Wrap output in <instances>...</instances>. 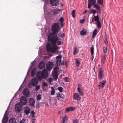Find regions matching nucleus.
<instances>
[{
  "instance_id": "10",
  "label": "nucleus",
  "mask_w": 123,
  "mask_h": 123,
  "mask_svg": "<svg viewBox=\"0 0 123 123\" xmlns=\"http://www.w3.org/2000/svg\"><path fill=\"white\" fill-rule=\"evenodd\" d=\"M53 62H48L46 65V68L48 71L51 70L53 66Z\"/></svg>"
},
{
  "instance_id": "57",
  "label": "nucleus",
  "mask_w": 123,
  "mask_h": 123,
  "mask_svg": "<svg viewBox=\"0 0 123 123\" xmlns=\"http://www.w3.org/2000/svg\"><path fill=\"white\" fill-rule=\"evenodd\" d=\"M77 50V49L76 48H75L74 51V55H75V54L76 50Z\"/></svg>"
},
{
  "instance_id": "15",
  "label": "nucleus",
  "mask_w": 123,
  "mask_h": 123,
  "mask_svg": "<svg viewBox=\"0 0 123 123\" xmlns=\"http://www.w3.org/2000/svg\"><path fill=\"white\" fill-rule=\"evenodd\" d=\"M31 84L33 86H35L37 83L38 81L35 78H33L31 81Z\"/></svg>"
},
{
  "instance_id": "20",
  "label": "nucleus",
  "mask_w": 123,
  "mask_h": 123,
  "mask_svg": "<svg viewBox=\"0 0 123 123\" xmlns=\"http://www.w3.org/2000/svg\"><path fill=\"white\" fill-rule=\"evenodd\" d=\"M86 30L85 29H83L80 31V34L81 36H84L86 34Z\"/></svg>"
},
{
  "instance_id": "29",
  "label": "nucleus",
  "mask_w": 123,
  "mask_h": 123,
  "mask_svg": "<svg viewBox=\"0 0 123 123\" xmlns=\"http://www.w3.org/2000/svg\"><path fill=\"white\" fill-rule=\"evenodd\" d=\"M96 24L97 25V27L98 28H101V23L100 21H99L96 22Z\"/></svg>"
},
{
  "instance_id": "21",
  "label": "nucleus",
  "mask_w": 123,
  "mask_h": 123,
  "mask_svg": "<svg viewBox=\"0 0 123 123\" xmlns=\"http://www.w3.org/2000/svg\"><path fill=\"white\" fill-rule=\"evenodd\" d=\"M9 123H17L15 118H11L9 121Z\"/></svg>"
},
{
  "instance_id": "2",
  "label": "nucleus",
  "mask_w": 123,
  "mask_h": 123,
  "mask_svg": "<svg viewBox=\"0 0 123 123\" xmlns=\"http://www.w3.org/2000/svg\"><path fill=\"white\" fill-rule=\"evenodd\" d=\"M48 42L51 43L52 44H56L58 45L62 44L63 41H59V38L57 37V35H55L49 37H47Z\"/></svg>"
},
{
  "instance_id": "36",
  "label": "nucleus",
  "mask_w": 123,
  "mask_h": 123,
  "mask_svg": "<svg viewBox=\"0 0 123 123\" xmlns=\"http://www.w3.org/2000/svg\"><path fill=\"white\" fill-rule=\"evenodd\" d=\"M62 120L63 121H67L68 120V118L67 116H65V117H63Z\"/></svg>"
},
{
  "instance_id": "40",
  "label": "nucleus",
  "mask_w": 123,
  "mask_h": 123,
  "mask_svg": "<svg viewBox=\"0 0 123 123\" xmlns=\"http://www.w3.org/2000/svg\"><path fill=\"white\" fill-rule=\"evenodd\" d=\"M37 99L38 101L41 98V96L40 94H38L37 96Z\"/></svg>"
},
{
  "instance_id": "64",
  "label": "nucleus",
  "mask_w": 123,
  "mask_h": 123,
  "mask_svg": "<svg viewBox=\"0 0 123 123\" xmlns=\"http://www.w3.org/2000/svg\"><path fill=\"white\" fill-rule=\"evenodd\" d=\"M96 12H97V13H98V11H97V12L96 11Z\"/></svg>"
},
{
  "instance_id": "28",
  "label": "nucleus",
  "mask_w": 123,
  "mask_h": 123,
  "mask_svg": "<svg viewBox=\"0 0 123 123\" xmlns=\"http://www.w3.org/2000/svg\"><path fill=\"white\" fill-rule=\"evenodd\" d=\"M88 0V2L93 5L95 4L96 1V0Z\"/></svg>"
},
{
  "instance_id": "4",
  "label": "nucleus",
  "mask_w": 123,
  "mask_h": 123,
  "mask_svg": "<svg viewBox=\"0 0 123 123\" xmlns=\"http://www.w3.org/2000/svg\"><path fill=\"white\" fill-rule=\"evenodd\" d=\"M52 45H53L52 46L51 43H48L46 46L47 50L49 52L50 51L54 53H56V51L59 48L56 44Z\"/></svg>"
},
{
  "instance_id": "51",
  "label": "nucleus",
  "mask_w": 123,
  "mask_h": 123,
  "mask_svg": "<svg viewBox=\"0 0 123 123\" xmlns=\"http://www.w3.org/2000/svg\"><path fill=\"white\" fill-rule=\"evenodd\" d=\"M92 5L90 3H89L88 2V6L87 7V8H89L91 6V5Z\"/></svg>"
},
{
  "instance_id": "25",
  "label": "nucleus",
  "mask_w": 123,
  "mask_h": 123,
  "mask_svg": "<svg viewBox=\"0 0 123 123\" xmlns=\"http://www.w3.org/2000/svg\"><path fill=\"white\" fill-rule=\"evenodd\" d=\"M74 108L73 107H69L67 108L66 111H72L74 110Z\"/></svg>"
},
{
  "instance_id": "46",
  "label": "nucleus",
  "mask_w": 123,
  "mask_h": 123,
  "mask_svg": "<svg viewBox=\"0 0 123 123\" xmlns=\"http://www.w3.org/2000/svg\"><path fill=\"white\" fill-rule=\"evenodd\" d=\"M107 39L105 38L104 39V42L105 44L107 43L108 42L107 41Z\"/></svg>"
},
{
  "instance_id": "53",
  "label": "nucleus",
  "mask_w": 123,
  "mask_h": 123,
  "mask_svg": "<svg viewBox=\"0 0 123 123\" xmlns=\"http://www.w3.org/2000/svg\"><path fill=\"white\" fill-rule=\"evenodd\" d=\"M60 24L62 27H63L64 26V23L63 22H61Z\"/></svg>"
},
{
  "instance_id": "62",
  "label": "nucleus",
  "mask_w": 123,
  "mask_h": 123,
  "mask_svg": "<svg viewBox=\"0 0 123 123\" xmlns=\"http://www.w3.org/2000/svg\"><path fill=\"white\" fill-rule=\"evenodd\" d=\"M87 10H86L83 13H86V12H87Z\"/></svg>"
},
{
  "instance_id": "1",
  "label": "nucleus",
  "mask_w": 123,
  "mask_h": 123,
  "mask_svg": "<svg viewBox=\"0 0 123 123\" xmlns=\"http://www.w3.org/2000/svg\"><path fill=\"white\" fill-rule=\"evenodd\" d=\"M61 29L59 24L58 22L55 23L51 27V29L52 32L49 34L48 37L57 35V32Z\"/></svg>"
},
{
  "instance_id": "60",
  "label": "nucleus",
  "mask_w": 123,
  "mask_h": 123,
  "mask_svg": "<svg viewBox=\"0 0 123 123\" xmlns=\"http://www.w3.org/2000/svg\"><path fill=\"white\" fill-rule=\"evenodd\" d=\"M59 51H56V53H58V54L59 53Z\"/></svg>"
},
{
  "instance_id": "12",
  "label": "nucleus",
  "mask_w": 123,
  "mask_h": 123,
  "mask_svg": "<svg viewBox=\"0 0 123 123\" xmlns=\"http://www.w3.org/2000/svg\"><path fill=\"white\" fill-rule=\"evenodd\" d=\"M106 82V81L105 80L100 81L99 82L100 84L98 86L99 89H102L104 86Z\"/></svg>"
},
{
  "instance_id": "31",
  "label": "nucleus",
  "mask_w": 123,
  "mask_h": 123,
  "mask_svg": "<svg viewBox=\"0 0 123 123\" xmlns=\"http://www.w3.org/2000/svg\"><path fill=\"white\" fill-rule=\"evenodd\" d=\"M51 89L52 90V91L51 92L50 94L51 95H53L55 93V91L54 89V88L53 87H51Z\"/></svg>"
},
{
  "instance_id": "38",
  "label": "nucleus",
  "mask_w": 123,
  "mask_h": 123,
  "mask_svg": "<svg viewBox=\"0 0 123 123\" xmlns=\"http://www.w3.org/2000/svg\"><path fill=\"white\" fill-rule=\"evenodd\" d=\"M57 97L59 98H60L61 97V95L59 93H56Z\"/></svg>"
},
{
  "instance_id": "27",
  "label": "nucleus",
  "mask_w": 123,
  "mask_h": 123,
  "mask_svg": "<svg viewBox=\"0 0 123 123\" xmlns=\"http://www.w3.org/2000/svg\"><path fill=\"white\" fill-rule=\"evenodd\" d=\"M94 49L93 45H92L90 48V51L91 55L92 57H93L92 55L94 53Z\"/></svg>"
},
{
  "instance_id": "14",
  "label": "nucleus",
  "mask_w": 123,
  "mask_h": 123,
  "mask_svg": "<svg viewBox=\"0 0 123 123\" xmlns=\"http://www.w3.org/2000/svg\"><path fill=\"white\" fill-rule=\"evenodd\" d=\"M50 1L51 5L53 6H56L59 2L58 0H50Z\"/></svg>"
},
{
  "instance_id": "41",
  "label": "nucleus",
  "mask_w": 123,
  "mask_h": 123,
  "mask_svg": "<svg viewBox=\"0 0 123 123\" xmlns=\"http://www.w3.org/2000/svg\"><path fill=\"white\" fill-rule=\"evenodd\" d=\"M107 47L105 46L104 47V53H106L107 51Z\"/></svg>"
},
{
  "instance_id": "34",
  "label": "nucleus",
  "mask_w": 123,
  "mask_h": 123,
  "mask_svg": "<svg viewBox=\"0 0 123 123\" xmlns=\"http://www.w3.org/2000/svg\"><path fill=\"white\" fill-rule=\"evenodd\" d=\"M31 115L32 117H35V113L34 111H31Z\"/></svg>"
},
{
  "instance_id": "32",
  "label": "nucleus",
  "mask_w": 123,
  "mask_h": 123,
  "mask_svg": "<svg viewBox=\"0 0 123 123\" xmlns=\"http://www.w3.org/2000/svg\"><path fill=\"white\" fill-rule=\"evenodd\" d=\"M75 63L76 66L79 67L80 64L79 61L78 60L76 59L75 60Z\"/></svg>"
},
{
  "instance_id": "22",
  "label": "nucleus",
  "mask_w": 123,
  "mask_h": 123,
  "mask_svg": "<svg viewBox=\"0 0 123 123\" xmlns=\"http://www.w3.org/2000/svg\"><path fill=\"white\" fill-rule=\"evenodd\" d=\"M94 8H96V9L98 11H100V6L98 4H94Z\"/></svg>"
},
{
  "instance_id": "45",
  "label": "nucleus",
  "mask_w": 123,
  "mask_h": 123,
  "mask_svg": "<svg viewBox=\"0 0 123 123\" xmlns=\"http://www.w3.org/2000/svg\"><path fill=\"white\" fill-rule=\"evenodd\" d=\"M40 88V86L39 85L37 86H36L35 90L36 91H37Z\"/></svg>"
},
{
  "instance_id": "54",
  "label": "nucleus",
  "mask_w": 123,
  "mask_h": 123,
  "mask_svg": "<svg viewBox=\"0 0 123 123\" xmlns=\"http://www.w3.org/2000/svg\"><path fill=\"white\" fill-rule=\"evenodd\" d=\"M60 36L62 38H63L64 37V34L63 33L62 34H61L60 35Z\"/></svg>"
},
{
  "instance_id": "13",
  "label": "nucleus",
  "mask_w": 123,
  "mask_h": 123,
  "mask_svg": "<svg viewBox=\"0 0 123 123\" xmlns=\"http://www.w3.org/2000/svg\"><path fill=\"white\" fill-rule=\"evenodd\" d=\"M29 104L31 107H33L34 106L35 100L33 98H31L29 99Z\"/></svg>"
},
{
  "instance_id": "7",
  "label": "nucleus",
  "mask_w": 123,
  "mask_h": 123,
  "mask_svg": "<svg viewBox=\"0 0 123 123\" xmlns=\"http://www.w3.org/2000/svg\"><path fill=\"white\" fill-rule=\"evenodd\" d=\"M22 105L20 103H18L15 105V110L17 112H19L22 109Z\"/></svg>"
},
{
  "instance_id": "63",
  "label": "nucleus",
  "mask_w": 123,
  "mask_h": 123,
  "mask_svg": "<svg viewBox=\"0 0 123 123\" xmlns=\"http://www.w3.org/2000/svg\"><path fill=\"white\" fill-rule=\"evenodd\" d=\"M94 21V20L93 19H92V21L93 22Z\"/></svg>"
},
{
  "instance_id": "17",
  "label": "nucleus",
  "mask_w": 123,
  "mask_h": 123,
  "mask_svg": "<svg viewBox=\"0 0 123 123\" xmlns=\"http://www.w3.org/2000/svg\"><path fill=\"white\" fill-rule=\"evenodd\" d=\"M52 76L55 81H56L58 79V75L56 72H54L52 75Z\"/></svg>"
},
{
  "instance_id": "30",
  "label": "nucleus",
  "mask_w": 123,
  "mask_h": 123,
  "mask_svg": "<svg viewBox=\"0 0 123 123\" xmlns=\"http://www.w3.org/2000/svg\"><path fill=\"white\" fill-rule=\"evenodd\" d=\"M93 18L94 19V20L96 22H97L99 21V17L98 15L96 16H94L93 17Z\"/></svg>"
},
{
  "instance_id": "49",
  "label": "nucleus",
  "mask_w": 123,
  "mask_h": 123,
  "mask_svg": "<svg viewBox=\"0 0 123 123\" xmlns=\"http://www.w3.org/2000/svg\"><path fill=\"white\" fill-rule=\"evenodd\" d=\"M64 80L65 81L67 82H68L69 81V79L67 77L65 78Z\"/></svg>"
},
{
  "instance_id": "8",
  "label": "nucleus",
  "mask_w": 123,
  "mask_h": 123,
  "mask_svg": "<svg viewBox=\"0 0 123 123\" xmlns=\"http://www.w3.org/2000/svg\"><path fill=\"white\" fill-rule=\"evenodd\" d=\"M8 112L6 111L2 119V123H6L8 121Z\"/></svg>"
},
{
  "instance_id": "56",
  "label": "nucleus",
  "mask_w": 123,
  "mask_h": 123,
  "mask_svg": "<svg viewBox=\"0 0 123 123\" xmlns=\"http://www.w3.org/2000/svg\"><path fill=\"white\" fill-rule=\"evenodd\" d=\"M32 123H34L35 122V118L32 119Z\"/></svg>"
},
{
  "instance_id": "37",
  "label": "nucleus",
  "mask_w": 123,
  "mask_h": 123,
  "mask_svg": "<svg viewBox=\"0 0 123 123\" xmlns=\"http://www.w3.org/2000/svg\"><path fill=\"white\" fill-rule=\"evenodd\" d=\"M97 2L101 5H102L103 4V0H97Z\"/></svg>"
},
{
  "instance_id": "44",
  "label": "nucleus",
  "mask_w": 123,
  "mask_h": 123,
  "mask_svg": "<svg viewBox=\"0 0 123 123\" xmlns=\"http://www.w3.org/2000/svg\"><path fill=\"white\" fill-rule=\"evenodd\" d=\"M26 120L25 119L23 118L20 121V123H24V122Z\"/></svg>"
},
{
  "instance_id": "42",
  "label": "nucleus",
  "mask_w": 123,
  "mask_h": 123,
  "mask_svg": "<svg viewBox=\"0 0 123 123\" xmlns=\"http://www.w3.org/2000/svg\"><path fill=\"white\" fill-rule=\"evenodd\" d=\"M53 79L52 78H50L47 80V81L49 83L51 82L52 81Z\"/></svg>"
},
{
  "instance_id": "23",
  "label": "nucleus",
  "mask_w": 123,
  "mask_h": 123,
  "mask_svg": "<svg viewBox=\"0 0 123 123\" xmlns=\"http://www.w3.org/2000/svg\"><path fill=\"white\" fill-rule=\"evenodd\" d=\"M28 109H25L24 111V112L27 115H28L30 113V109L28 107Z\"/></svg>"
},
{
  "instance_id": "11",
  "label": "nucleus",
  "mask_w": 123,
  "mask_h": 123,
  "mask_svg": "<svg viewBox=\"0 0 123 123\" xmlns=\"http://www.w3.org/2000/svg\"><path fill=\"white\" fill-rule=\"evenodd\" d=\"M27 99L26 97L24 96L22 97L20 99V101L21 103V104L22 105H25L27 102Z\"/></svg>"
},
{
  "instance_id": "3",
  "label": "nucleus",
  "mask_w": 123,
  "mask_h": 123,
  "mask_svg": "<svg viewBox=\"0 0 123 123\" xmlns=\"http://www.w3.org/2000/svg\"><path fill=\"white\" fill-rule=\"evenodd\" d=\"M48 73L46 69H44L42 72H37V79L39 80H42V79H46L48 76Z\"/></svg>"
},
{
  "instance_id": "59",
  "label": "nucleus",
  "mask_w": 123,
  "mask_h": 123,
  "mask_svg": "<svg viewBox=\"0 0 123 123\" xmlns=\"http://www.w3.org/2000/svg\"><path fill=\"white\" fill-rule=\"evenodd\" d=\"M39 104H36V107H38V106H39Z\"/></svg>"
},
{
  "instance_id": "55",
  "label": "nucleus",
  "mask_w": 123,
  "mask_h": 123,
  "mask_svg": "<svg viewBox=\"0 0 123 123\" xmlns=\"http://www.w3.org/2000/svg\"><path fill=\"white\" fill-rule=\"evenodd\" d=\"M65 61L64 60L61 63V64L62 65H63L64 64Z\"/></svg>"
},
{
  "instance_id": "58",
  "label": "nucleus",
  "mask_w": 123,
  "mask_h": 123,
  "mask_svg": "<svg viewBox=\"0 0 123 123\" xmlns=\"http://www.w3.org/2000/svg\"><path fill=\"white\" fill-rule=\"evenodd\" d=\"M105 38L107 39V34H105Z\"/></svg>"
},
{
  "instance_id": "39",
  "label": "nucleus",
  "mask_w": 123,
  "mask_h": 123,
  "mask_svg": "<svg viewBox=\"0 0 123 123\" xmlns=\"http://www.w3.org/2000/svg\"><path fill=\"white\" fill-rule=\"evenodd\" d=\"M75 12V11L74 10H73L72 12L71 15L73 17H74L75 16L74 15Z\"/></svg>"
},
{
  "instance_id": "61",
  "label": "nucleus",
  "mask_w": 123,
  "mask_h": 123,
  "mask_svg": "<svg viewBox=\"0 0 123 123\" xmlns=\"http://www.w3.org/2000/svg\"><path fill=\"white\" fill-rule=\"evenodd\" d=\"M61 123H65V121L62 120V121H61Z\"/></svg>"
},
{
  "instance_id": "33",
  "label": "nucleus",
  "mask_w": 123,
  "mask_h": 123,
  "mask_svg": "<svg viewBox=\"0 0 123 123\" xmlns=\"http://www.w3.org/2000/svg\"><path fill=\"white\" fill-rule=\"evenodd\" d=\"M96 11L94 9H92L91 10L90 12V14L93 13V16H94L96 13Z\"/></svg>"
},
{
  "instance_id": "18",
  "label": "nucleus",
  "mask_w": 123,
  "mask_h": 123,
  "mask_svg": "<svg viewBox=\"0 0 123 123\" xmlns=\"http://www.w3.org/2000/svg\"><path fill=\"white\" fill-rule=\"evenodd\" d=\"M38 67L40 69L43 68L45 67L44 63L42 62H40L39 64Z\"/></svg>"
},
{
  "instance_id": "43",
  "label": "nucleus",
  "mask_w": 123,
  "mask_h": 123,
  "mask_svg": "<svg viewBox=\"0 0 123 123\" xmlns=\"http://www.w3.org/2000/svg\"><path fill=\"white\" fill-rule=\"evenodd\" d=\"M31 75L32 77H33L34 75L35 74V72L33 71V70H32L31 72Z\"/></svg>"
},
{
  "instance_id": "47",
  "label": "nucleus",
  "mask_w": 123,
  "mask_h": 123,
  "mask_svg": "<svg viewBox=\"0 0 123 123\" xmlns=\"http://www.w3.org/2000/svg\"><path fill=\"white\" fill-rule=\"evenodd\" d=\"M59 21L60 22H63L64 21V19L63 17L59 19Z\"/></svg>"
},
{
  "instance_id": "19",
  "label": "nucleus",
  "mask_w": 123,
  "mask_h": 123,
  "mask_svg": "<svg viewBox=\"0 0 123 123\" xmlns=\"http://www.w3.org/2000/svg\"><path fill=\"white\" fill-rule=\"evenodd\" d=\"M23 94L26 96H27L29 94V91L27 89L25 88L23 91Z\"/></svg>"
},
{
  "instance_id": "52",
  "label": "nucleus",
  "mask_w": 123,
  "mask_h": 123,
  "mask_svg": "<svg viewBox=\"0 0 123 123\" xmlns=\"http://www.w3.org/2000/svg\"><path fill=\"white\" fill-rule=\"evenodd\" d=\"M85 21V20L84 19L80 20V22L81 23H83Z\"/></svg>"
},
{
  "instance_id": "48",
  "label": "nucleus",
  "mask_w": 123,
  "mask_h": 123,
  "mask_svg": "<svg viewBox=\"0 0 123 123\" xmlns=\"http://www.w3.org/2000/svg\"><path fill=\"white\" fill-rule=\"evenodd\" d=\"M43 86H47L48 85H47L46 83L45 82H44L43 84Z\"/></svg>"
},
{
  "instance_id": "9",
  "label": "nucleus",
  "mask_w": 123,
  "mask_h": 123,
  "mask_svg": "<svg viewBox=\"0 0 123 123\" xmlns=\"http://www.w3.org/2000/svg\"><path fill=\"white\" fill-rule=\"evenodd\" d=\"M62 57L61 55H59L56 57V63L57 66H59L60 65Z\"/></svg>"
},
{
  "instance_id": "16",
  "label": "nucleus",
  "mask_w": 123,
  "mask_h": 123,
  "mask_svg": "<svg viewBox=\"0 0 123 123\" xmlns=\"http://www.w3.org/2000/svg\"><path fill=\"white\" fill-rule=\"evenodd\" d=\"M73 98L74 99L77 100H80L81 98L78 93H75L74 94Z\"/></svg>"
},
{
  "instance_id": "50",
  "label": "nucleus",
  "mask_w": 123,
  "mask_h": 123,
  "mask_svg": "<svg viewBox=\"0 0 123 123\" xmlns=\"http://www.w3.org/2000/svg\"><path fill=\"white\" fill-rule=\"evenodd\" d=\"M78 121L77 119H75L73 121V123H78Z\"/></svg>"
},
{
  "instance_id": "26",
  "label": "nucleus",
  "mask_w": 123,
  "mask_h": 123,
  "mask_svg": "<svg viewBox=\"0 0 123 123\" xmlns=\"http://www.w3.org/2000/svg\"><path fill=\"white\" fill-rule=\"evenodd\" d=\"M97 30L96 29H95L92 33V37L94 38L97 35Z\"/></svg>"
},
{
  "instance_id": "6",
  "label": "nucleus",
  "mask_w": 123,
  "mask_h": 123,
  "mask_svg": "<svg viewBox=\"0 0 123 123\" xmlns=\"http://www.w3.org/2000/svg\"><path fill=\"white\" fill-rule=\"evenodd\" d=\"M77 90V92L79 93V94L81 96H83L84 95V89L82 86V85L80 84H78Z\"/></svg>"
},
{
  "instance_id": "35",
  "label": "nucleus",
  "mask_w": 123,
  "mask_h": 123,
  "mask_svg": "<svg viewBox=\"0 0 123 123\" xmlns=\"http://www.w3.org/2000/svg\"><path fill=\"white\" fill-rule=\"evenodd\" d=\"M58 90L60 92H62L63 91V88H62L60 86L59 87L57 88Z\"/></svg>"
},
{
  "instance_id": "24",
  "label": "nucleus",
  "mask_w": 123,
  "mask_h": 123,
  "mask_svg": "<svg viewBox=\"0 0 123 123\" xmlns=\"http://www.w3.org/2000/svg\"><path fill=\"white\" fill-rule=\"evenodd\" d=\"M101 61L102 64H104L105 61L106 59L105 57L104 56H101Z\"/></svg>"
},
{
  "instance_id": "5",
  "label": "nucleus",
  "mask_w": 123,
  "mask_h": 123,
  "mask_svg": "<svg viewBox=\"0 0 123 123\" xmlns=\"http://www.w3.org/2000/svg\"><path fill=\"white\" fill-rule=\"evenodd\" d=\"M104 70L101 68H100L98 71V79L100 80L103 79L104 76Z\"/></svg>"
}]
</instances>
